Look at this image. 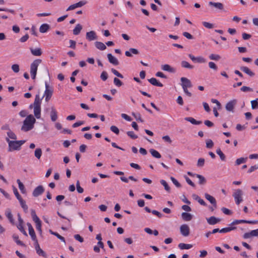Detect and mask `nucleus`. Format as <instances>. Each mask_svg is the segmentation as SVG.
<instances>
[{
	"instance_id": "f257e3e1",
	"label": "nucleus",
	"mask_w": 258,
	"mask_h": 258,
	"mask_svg": "<svg viewBox=\"0 0 258 258\" xmlns=\"http://www.w3.org/2000/svg\"><path fill=\"white\" fill-rule=\"evenodd\" d=\"M6 141L8 143L9 152L20 150L22 145L26 142L25 140L11 141L9 138H6Z\"/></svg>"
},
{
	"instance_id": "f03ea898",
	"label": "nucleus",
	"mask_w": 258,
	"mask_h": 258,
	"mask_svg": "<svg viewBox=\"0 0 258 258\" xmlns=\"http://www.w3.org/2000/svg\"><path fill=\"white\" fill-rule=\"evenodd\" d=\"M36 119L32 114L28 115L23 121V125L21 127V130L24 132L31 130L33 128Z\"/></svg>"
},
{
	"instance_id": "7ed1b4c3",
	"label": "nucleus",
	"mask_w": 258,
	"mask_h": 258,
	"mask_svg": "<svg viewBox=\"0 0 258 258\" xmlns=\"http://www.w3.org/2000/svg\"><path fill=\"white\" fill-rule=\"evenodd\" d=\"M42 60L40 59L34 60L30 66V74L32 79L34 80L36 78L38 67L41 63Z\"/></svg>"
},
{
	"instance_id": "20e7f679",
	"label": "nucleus",
	"mask_w": 258,
	"mask_h": 258,
	"mask_svg": "<svg viewBox=\"0 0 258 258\" xmlns=\"http://www.w3.org/2000/svg\"><path fill=\"white\" fill-rule=\"evenodd\" d=\"M31 216L33 220L36 224V228L37 230H38L39 233L41 234L42 230H41V221L40 220V219L38 218V217L36 214V213L34 210H32L31 211Z\"/></svg>"
},
{
	"instance_id": "39448f33",
	"label": "nucleus",
	"mask_w": 258,
	"mask_h": 258,
	"mask_svg": "<svg viewBox=\"0 0 258 258\" xmlns=\"http://www.w3.org/2000/svg\"><path fill=\"white\" fill-rule=\"evenodd\" d=\"M243 195L242 191L240 189H236L233 194L236 204L238 205L243 201L242 196Z\"/></svg>"
},
{
	"instance_id": "423d86ee",
	"label": "nucleus",
	"mask_w": 258,
	"mask_h": 258,
	"mask_svg": "<svg viewBox=\"0 0 258 258\" xmlns=\"http://www.w3.org/2000/svg\"><path fill=\"white\" fill-rule=\"evenodd\" d=\"M53 90L52 88H50L49 87L48 84L47 83L45 84V90L44 91V96L45 97V100L46 102H48L49 100L50 99L52 94H53Z\"/></svg>"
},
{
	"instance_id": "0eeeda50",
	"label": "nucleus",
	"mask_w": 258,
	"mask_h": 258,
	"mask_svg": "<svg viewBox=\"0 0 258 258\" xmlns=\"http://www.w3.org/2000/svg\"><path fill=\"white\" fill-rule=\"evenodd\" d=\"M44 191V188L42 185H39L33 190L32 195L35 197H37L42 195Z\"/></svg>"
},
{
	"instance_id": "6e6552de",
	"label": "nucleus",
	"mask_w": 258,
	"mask_h": 258,
	"mask_svg": "<svg viewBox=\"0 0 258 258\" xmlns=\"http://www.w3.org/2000/svg\"><path fill=\"white\" fill-rule=\"evenodd\" d=\"M27 225L28 227L29 234L31 236L32 240L37 242L36 236L32 225L30 223H27Z\"/></svg>"
},
{
	"instance_id": "1a4fd4ad",
	"label": "nucleus",
	"mask_w": 258,
	"mask_h": 258,
	"mask_svg": "<svg viewBox=\"0 0 258 258\" xmlns=\"http://www.w3.org/2000/svg\"><path fill=\"white\" fill-rule=\"evenodd\" d=\"M86 38L88 41H91L97 39V36L95 31H90L86 33Z\"/></svg>"
},
{
	"instance_id": "9d476101",
	"label": "nucleus",
	"mask_w": 258,
	"mask_h": 258,
	"mask_svg": "<svg viewBox=\"0 0 258 258\" xmlns=\"http://www.w3.org/2000/svg\"><path fill=\"white\" fill-rule=\"evenodd\" d=\"M180 81L182 82V88H190L192 86L190 81L186 78L182 77L180 79Z\"/></svg>"
},
{
	"instance_id": "9b49d317",
	"label": "nucleus",
	"mask_w": 258,
	"mask_h": 258,
	"mask_svg": "<svg viewBox=\"0 0 258 258\" xmlns=\"http://www.w3.org/2000/svg\"><path fill=\"white\" fill-rule=\"evenodd\" d=\"M189 57L195 62L205 63L206 59L202 56L195 57L191 54H188Z\"/></svg>"
},
{
	"instance_id": "f8f14e48",
	"label": "nucleus",
	"mask_w": 258,
	"mask_h": 258,
	"mask_svg": "<svg viewBox=\"0 0 258 258\" xmlns=\"http://www.w3.org/2000/svg\"><path fill=\"white\" fill-rule=\"evenodd\" d=\"M251 237H258V229L251 230L249 232L244 233L243 235L244 238H248Z\"/></svg>"
},
{
	"instance_id": "ddd939ff",
	"label": "nucleus",
	"mask_w": 258,
	"mask_h": 258,
	"mask_svg": "<svg viewBox=\"0 0 258 258\" xmlns=\"http://www.w3.org/2000/svg\"><path fill=\"white\" fill-rule=\"evenodd\" d=\"M180 231L181 234L184 236H187L189 235V227L186 224L182 225L180 226Z\"/></svg>"
},
{
	"instance_id": "4468645a",
	"label": "nucleus",
	"mask_w": 258,
	"mask_h": 258,
	"mask_svg": "<svg viewBox=\"0 0 258 258\" xmlns=\"http://www.w3.org/2000/svg\"><path fill=\"white\" fill-rule=\"evenodd\" d=\"M236 100L235 99L228 102L226 104V106H225L226 109L227 111L233 112V109H234V106L236 105Z\"/></svg>"
},
{
	"instance_id": "2eb2a0df",
	"label": "nucleus",
	"mask_w": 258,
	"mask_h": 258,
	"mask_svg": "<svg viewBox=\"0 0 258 258\" xmlns=\"http://www.w3.org/2000/svg\"><path fill=\"white\" fill-rule=\"evenodd\" d=\"M240 223H248V224H257L258 221H247L245 220H236L232 223V225L238 224Z\"/></svg>"
},
{
	"instance_id": "dca6fc26",
	"label": "nucleus",
	"mask_w": 258,
	"mask_h": 258,
	"mask_svg": "<svg viewBox=\"0 0 258 258\" xmlns=\"http://www.w3.org/2000/svg\"><path fill=\"white\" fill-rule=\"evenodd\" d=\"M207 222L209 224L213 225H215L220 222L221 220L219 218H217L215 216H211L207 219Z\"/></svg>"
},
{
	"instance_id": "f3484780",
	"label": "nucleus",
	"mask_w": 258,
	"mask_h": 258,
	"mask_svg": "<svg viewBox=\"0 0 258 258\" xmlns=\"http://www.w3.org/2000/svg\"><path fill=\"white\" fill-rule=\"evenodd\" d=\"M35 248L37 253L40 255L44 257H46L47 255L46 253L40 248L38 243H36Z\"/></svg>"
},
{
	"instance_id": "a211bd4d",
	"label": "nucleus",
	"mask_w": 258,
	"mask_h": 258,
	"mask_svg": "<svg viewBox=\"0 0 258 258\" xmlns=\"http://www.w3.org/2000/svg\"><path fill=\"white\" fill-rule=\"evenodd\" d=\"M205 198L212 204L215 208H217V203L215 199L208 194H205Z\"/></svg>"
},
{
	"instance_id": "6ab92c4d",
	"label": "nucleus",
	"mask_w": 258,
	"mask_h": 258,
	"mask_svg": "<svg viewBox=\"0 0 258 258\" xmlns=\"http://www.w3.org/2000/svg\"><path fill=\"white\" fill-rule=\"evenodd\" d=\"M107 56L110 63L114 66H117L119 64V61L117 59L113 56L111 53H108Z\"/></svg>"
},
{
	"instance_id": "aec40b11",
	"label": "nucleus",
	"mask_w": 258,
	"mask_h": 258,
	"mask_svg": "<svg viewBox=\"0 0 258 258\" xmlns=\"http://www.w3.org/2000/svg\"><path fill=\"white\" fill-rule=\"evenodd\" d=\"M34 114L35 116L39 119L41 117V106H34Z\"/></svg>"
},
{
	"instance_id": "412c9836",
	"label": "nucleus",
	"mask_w": 258,
	"mask_h": 258,
	"mask_svg": "<svg viewBox=\"0 0 258 258\" xmlns=\"http://www.w3.org/2000/svg\"><path fill=\"white\" fill-rule=\"evenodd\" d=\"M131 53L135 54H138L139 52L138 50L136 48H131L128 51H126L125 52V55L128 57H132V54Z\"/></svg>"
},
{
	"instance_id": "4be33fe9",
	"label": "nucleus",
	"mask_w": 258,
	"mask_h": 258,
	"mask_svg": "<svg viewBox=\"0 0 258 258\" xmlns=\"http://www.w3.org/2000/svg\"><path fill=\"white\" fill-rule=\"evenodd\" d=\"M162 69L164 71H167L170 73H175V69L173 68H172L169 64H164L161 66Z\"/></svg>"
},
{
	"instance_id": "5701e85b",
	"label": "nucleus",
	"mask_w": 258,
	"mask_h": 258,
	"mask_svg": "<svg viewBox=\"0 0 258 258\" xmlns=\"http://www.w3.org/2000/svg\"><path fill=\"white\" fill-rule=\"evenodd\" d=\"M181 217L183 220L185 221H190L192 218V216L191 214L186 213V212H183L181 214Z\"/></svg>"
},
{
	"instance_id": "b1692460",
	"label": "nucleus",
	"mask_w": 258,
	"mask_h": 258,
	"mask_svg": "<svg viewBox=\"0 0 258 258\" xmlns=\"http://www.w3.org/2000/svg\"><path fill=\"white\" fill-rule=\"evenodd\" d=\"M240 70L245 74H247L250 77H253L254 75V73L252 72L248 68L246 67H240Z\"/></svg>"
},
{
	"instance_id": "393cba45",
	"label": "nucleus",
	"mask_w": 258,
	"mask_h": 258,
	"mask_svg": "<svg viewBox=\"0 0 258 258\" xmlns=\"http://www.w3.org/2000/svg\"><path fill=\"white\" fill-rule=\"evenodd\" d=\"M148 81L153 85L158 87H162L163 84L159 82L158 80L155 78H152L150 79H148Z\"/></svg>"
},
{
	"instance_id": "a878e982",
	"label": "nucleus",
	"mask_w": 258,
	"mask_h": 258,
	"mask_svg": "<svg viewBox=\"0 0 258 258\" xmlns=\"http://www.w3.org/2000/svg\"><path fill=\"white\" fill-rule=\"evenodd\" d=\"M50 25L48 24H43L40 26L39 28V31L41 33H44L46 32L50 29Z\"/></svg>"
},
{
	"instance_id": "bb28decb",
	"label": "nucleus",
	"mask_w": 258,
	"mask_h": 258,
	"mask_svg": "<svg viewBox=\"0 0 258 258\" xmlns=\"http://www.w3.org/2000/svg\"><path fill=\"white\" fill-rule=\"evenodd\" d=\"M30 51L31 53L34 56H40L42 53L41 49L40 48H37L35 49L31 48Z\"/></svg>"
},
{
	"instance_id": "cd10ccee",
	"label": "nucleus",
	"mask_w": 258,
	"mask_h": 258,
	"mask_svg": "<svg viewBox=\"0 0 258 258\" xmlns=\"http://www.w3.org/2000/svg\"><path fill=\"white\" fill-rule=\"evenodd\" d=\"M51 119L52 121H55L57 119V112L55 109L53 107H51V110L50 112Z\"/></svg>"
},
{
	"instance_id": "c85d7f7f",
	"label": "nucleus",
	"mask_w": 258,
	"mask_h": 258,
	"mask_svg": "<svg viewBox=\"0 0 258 258\" xmlns=\"http://www.w3.org/2000/svg\"><path fill=\"white\" fill-rule=\"evenodd\" d=\"M209 5L211 6L214 7L215 8L219 10H223V5L221 3H215L212 2H210L209 3Z\"/></svg>"
},
{
	"instance_id": "c756f323",
	"label": "nucleus",
	"mask_w": 258,
	"mask_h": 258,
	"mask_svg": "<svg viewBox=\"0 0 258 258\" xmlns=\"http://www.w3.org/2000/svg\"><path fill=\"white\" fill-rule=\"evenodd\" d=\"M184 119L187 121L190 122L191 123L193 124H200L202 123V121H197L195 118L191 117H187L184 118Z\"/></svg>"
},
{
	"instance_id": "7c9ffc66",
	"label": "nucleus",
	"mask_w": 258,
	"mask_h": 258,
	"mask_svg": "<svg viewBox=\"0 0 258 258\" xmlns=\"http://www.w3.org/2000/svg\"><path fill=\"white\" fill-rule=\"evenodd\" d=\"M96 47L101 50H104L106 48V45L101 42L96 41L95 42Z\"/></svg>"
},
{
	"instance_id": "2f4dec72",
	"label": "nucleus",
	"mask_w": 258,
	"mask_h": 258,
	"mask_svg": "<svg viewBox=\"0 0 258 258\" xmlns=\"http://www.w3.org/2000/svg\"><path fill=\"white\" fill-rule=\"evenodd\" d=\"M82 28V26L80 24H78L73 30V34L75 35L79 34Z\"/></svg>"
},
{
	"instance_id": "473e14b6",
	"label": "nucleus",
	"mask_w": 258,
	"mask_h": 258,
	"mask_svg": "<svg viewBox=\"0 0 258 258\" xmlns=\"http://www.w3.org/2000/svg\"><path fill=\"white\" fill-rule=\"evenodd\" d=\"M6 215L7 217L9 219V221L12 224H14V219L13 218V216L10 210L7 211Z\"/></svg>"
},
{
	"instance_id": "72a5a7b5",
	"label": "nucleus",
	"mask_w": 258,
	"mask_h": 258,
	"mask_svg": "<svg viewBox=\"0 0 258 258\" xmlns=\"http://www.w3.org/2000/svg\"><path fill=\"white\" fill-rule=\"evenodd\" d=\"M192 247V245L190 244H185L184 243H180L178 245V247L180 249H188Z\"/></svg>"
},
{
	"instance_id": "f704fd0d",
	"label": "nucleus",
	"mask_w": 258,
	"mask_h": 258,
	"mask_svg": "<svg viewBox=\"0 0 258 258\" xmlns=\"http://www.w3.org/2000/svg\"><path fill=\"white\" fill-rule=\"evenodd\" d=\"M17 182L18 184L19 188L22 194H25L26 191L23 183L20 181V179H17Z\"/></svg>"
},
{
	"instance_id": "c9c22d12",
	"label": "nucleus",
	"mask_w": 258,
	"mask_h": 258,
	"mask_svg": "<svg viewBox=\"0 0 258 258\" xmlns=\"http://www.w3.org/2000/svg\"><path fill=\"white\" fill-rule=\"evenodd\" d=\"M150 152L151 154V155L155 158H160L161 157V154L157 151L154 149H150Z\"/></svg>"
},
{
	"instance_id": "e433bc0d",
	"label": "nucleus",
	"mask_w": 258,
	"mask_h": 258,
	"mask_svg": "<svg viewBox=\"0 0 258 258\" xmlns=\"http://www.w3.org/2000/svg\"><path fill=\"white\" fill-rule=\"evenodd\" d=\"M196 177L199 178V183L201 185L205 184L206 183V178L200 174L196 175Z\"/></svg>"
},
{
	"instance_id": "4c0bfd02",
	"label": "nucleus",
	"mask_w": 258,
	"mask_h": 258,
	"mask_svg": "<svg viewBox=\"0 0 258 258\" xmlns=\"http://www.w3.org/2000/svg\"><path fill=\"white\" fill-rule=\"evenodd\" d=\"M181 66L184 68H187L189 69H192L194 66L190 64L187 61L183 60L181 62Z\"/></svg>"
},
{
	"instance_id": "58836bf2",
	"label": "nucleus",
	"mask_w": 258,
	"mask_h": 258,
	"mask_svg": "<svg viewBox=\"0 0 258 258\" xmlns=\"http://www.w3.org/2000/svg\"><path fill=\"white\" fill-rule=\"evenodd\" d=\"M7 134L8 136L7 138H9V139H11L13 140H16L17 138L16 135L10 130H9V131H8Z\"/></svg>"
},
{
	"instance_id": "ea45409f",
	"label": "nucleus",
	"mask_w": 258,
	"mask_h": 258,
	"mask_svg": "<svg viewBox=\"0 0 258 258\" xmlns=\"http://www.w3.org/2000/svg\"><path fill=\"white\" fill-rule=\"evenodd\" d=\"M23 223H19L18 225L17 226L18 229L25 236H27V232L25 230L23 227Z\"/></svg>"
},
{
	"instance_id": "a19ab883",
	"label": "nucleus",
	"mask_w": 258,
	"mask_h": 258,
	"mask_svg": "<svg viewBox=\"0 0 258 258\" xmlns=\"http://www.w3.org/2000/svg\"><path fill=\"white\" fill-rule=\"evenodd\" d=\"M41 99L38 94L35 96V98L34 102V106H41Z\"/></svg>"
},
{
	"instance_id": "79ce46f5",
	"label": "nucleus",
	"mask_w": 258,
	"mask_h": 258,
	"mask_svg": "<svg viewBox=\"0 0 258 258\" xmlns=\"http://www.w3.org/2000/svg\"><path fill=\"white\" fill-rule=\"evenodd\" d=\"M160 183L162 185L164 186L165 189L167 192H170V188L169 186L168 185L167 182L165 180L162 179L160 180Z\"/></svg>"
},
{
	"instance_id": "37998d69",
	"label": "nucleus",
	"mask_w": 258,
	"mask_h": 258,
	"mask_svg": "<svg viewBox=\"0 0 258 258\" xmlns=\"http://www.w3.org/2000/svg\"><path fill=\"white\" fill-rule=\"evenodd\" d=\"M19 202H20V203L21 204V206L22 208L23 209L24 211L25 212H27V211L28 210V206L26 204L25 201L23 199L20 200H19Z\"/></svg>"
},
{
	"instance_id": "c03bdc74",
	"label": "nucleus",
	"mask_w": 258,
	"mask_h": 258,
	"mask_svg": "<svg viewBox=\"0 0 258 258\" xmlns=\"http://www.w3.org/2000/svg\"><path fill=\"white\" fill-rule=\"evenodd\" d=\"M34 155L38 159H39L42 155L41 149L40 148H37L35 151Z\"/></svg>"
},
{
	"instance_id": "a18cd8bd",
	"label": "nucleus",
	"mask_w": 258,
	"mask_h": 258,
	"mask_svg": "<svg viewBox=\"0 0 258 258\" xmlns=\"http://www.w3.org/2000/svg\"><path fill=\"white\" fill-rule=\"evenodd\" d=\"M132 115H133L134 116V117L136 118V119L137 121H140L141 122H144V120L142 119V118L141 117V114L139 113H134V112H133L132 113Z\"/></svg>"
},
{
	"instance_id": "49530a36",
	"label": "nucleus",
	"mask_w": 258,
	"mask_h": 258,
	"mask_svg": "<svg viewBox=\"0 0 258 258\" xmlns=\"http://www.w3.org/2000/svg\"><path fill=\"white\" fill-rule=\"evenodd\" d=\"M216 153L220 156V159L222 161H225L226 157L223 153L221 151L220 149H218L216 150Z\"/></svg>"
},
{
	"instance_id": "de8ad7c7",
	"label": "nucleus",
	"mask_w": 258,
	"mask_h": 258,
	"mask_svg": "<svg viewBox=\"0 0 258 258\" xmlns=\"http://www.w3.org/2000/svg\"><path fill=\"white\" fill-rule=\"evenodd\" d=\"M235 228V227H229L224 228H222V229H221L220 231H219V232L227 233V232H228L234 229Z\"/></svg>"
},
{
	"instance_id": "09e8293b",
	"label": "nucleus",
	"mask_w": 258,
	"mask_h": 258,
	"mask_svg": "<svg viewBox=\"0 0 258 258\" xmlns=\"http://www.w3.org/2000/svg\"><path fill=\"white\" fill-rule=\"evenodd\" d=\"M209 58L211 60H219L221 58V56L218 54H211L209 55Z\"/></svg>"
},
{
	"instance_id": "8fccbe9b",
	"label": "nucleus",
	"mask_w": 258,
	"mask_h": 258,
	"mask_svg": "<svg viewBox=\"0 0 258 258\" xmlns=\"http://www.w3.org/2000/svg\"><path fill=\"white\" fill-rule=\"evenodd\" d=\"M50 232L53 234V235H54L55 236H56L58 238H59L61 241L62 242H65V239H64V238L63 237H62V236H61L60 235H59L58 233H56V232H53L52 230H49Z\"/></svg>"
},
{
	"instance_id": "3c124183",
	"label": "nucleus",
	"mask_w": 258,
	"mask_h": 258,
	"mask_svg": "<svg viewBox=\"0 0 258 258\" xmlns=\"http://www.w3.org/2000/svg\"><path fill=\"white\" fill-rule=\"evenodd\" d=\"M247 158H240L236 159L235 161L236 165H239L241 163H245L246 161Z\"/></svg>"
},
{
	"instance_id": "603ef678",
	"label": "nucleus",
	"mask_w": 258,
	"mask_h": 258,
	"mask_svg": "<svg viewBox=\"0 0 258 258\" xmlns=\"http://www.w3.org/2000/svg\"><path fill=\"white\" fill-rule=\"evenodd\" d=\"M13 191H14V194H15V196L16 197L17 199L19 201L21 199H22V197H21V196L19 195L18 191V190L16 188V187H15L14 186H13Z\"/></svg>"
},
{
	"instance_id": "864d4df0",
	"label": "nucleus",
	"mask_w": 258,
	"mask_h": 258,
	"mask_svg": "<svg viewBox=\"0 0 258 258\" xmlns=\"http://www.w3.org/2000/svg\"><path fill=\"white\" fill-rule=\"evenodd\" d=\"M170 179L172 181L173 183L177 187H180L181 186V184L179 182L173 177H170Z\"/></svg>"
},
{
	"instance_id": "5fc2aeb1",
	"label": "nucleus",
	"mask_w": 258,
	"mask_h": 258,
	"mask_svg": "<svg viewBox=\"0 0 258 258\" xmlns=\"http://www.w3.org/2000/svg\"><path fill=\"white\" fill-rule=\"evenodd\" d=\"M114 84L117 87H120L122 85V82L118 78H114L113 80Z\"/></svg>"
},
{
	"instance_id": "6e6d98bb",
	"label": "nucleus",
	"mask_w": 258,
	"mask_h": 258,
	"mask_svg": "<svg viewBox=\"0 0 258 258\" xmlns=\"http://www.w3.org/2000/svg\"><path fill=\"white\" fill-rule=\"evenodd\" d=\"M213 146H214V143L211 139H209L206 141V147L207 148L211 149Z\"/></svg>"
},
{
	"instance_id": "4d7b16f0",
	"label": "nucleus",
	"mask_w": 258,
	"mask_h": 258,
	"mask_svg": "<svg viewBox=\"0 0 258 258\" xmlns=\"http://www.w3.org/2000/svg\"><path fill=\"white\" fill-rule=\"evenodd\" d=\"M203 26L208 29H212L214 27V25L207 22H203Z\"/></svg>"
},
{
	"instance_id": "13d9d810",
	"label": "nucleus",
	"mask_w": 258,
	"mask_h": 258,
	"mask_svg": "<svg viewBox=\"0 0 258 258\" xmlns=\"http://www.w3.org/2000/svg\"><path fill=\"white\" fill-rule=\"evenodd\" d=\"M76 187H77V190L79 193L81 194V193L83 192L84 189L82 187L80 186L79 180L77 181Z\"/></svg>"
},
{
	"instance_id": "bf43d9fd",
	"label": "nucleus",
	"mask_w": 258,
	"mask_h": 258,
	"mask_svg": "<svg viewBox=\"0 0 258 258\" xmlns=\"http://www.w3.org/2000/svg\"><path fill=\"white\" fill-rule=\"evenodd\" d=\"M127 136L133 139H136L138 138V136L135 135L134 132L128 131L126 133Z\"/></svg>"
},
{
	"instance_id": "052dcab7",
	"label": "nucleus",
	"mask_w": 258,
	"mask_h": 258,
	"mask_svg": "<svg viewBox=\"0 0 258 258\" xmlns=\"http://www.w3.org/2000/svg\"><path fill=\"white\" fill-rule=\"evenodd\" d=\"M112 73L115 75V76H116L117 77L120 78H123V76H122V75H121L120 73H119L117 71H116L115 69H111V70Z\"/></svg>"
},
{
	"instance_id": "680f3d73",
	"label": "nucleus",
	"mask_w": 258,
	"mask_h": 258,
	"mask_svg": "<svg viewBox=\"0 0 258 258\" xmlns=\"http://www.w3.org/2000/svg\"><path fill=\"white\" fill-rule=\"evenodd\" d=\"M101 79L103 81H106L108 78V74L106 72L103 71L100 75Z\"/></svg>"
},
{
	"instance_id": "e2e57ef3",
	"label": "nucleus",
	"mask_w": 258,
	"mask_h": 258,
	"mask_svg": "<svg viewBox=\"0 0 258 258\" xmlns=\"http://www.w3.org/2000/svg\"><path fill=\"white\" fill-rule=\"evenodd\" d=\"M12 69L14 72L17 73L20 71L19 66L18 64H14L12 66Z\"/></svg>"
},
{
	"instance_id": "0e129e2a",
	"label": "nucleus",
	"mask_w": 258,
	"mask_h": 258,
	"mask_svg": "<svg viewBox=\"0 0 258 258\" xmlns=\"http://www.w3.org/2000/svg\"><path fill=\"white\" fill-rule=\"evenodd\" d=\"M251 108L253 109L258 108V102L257 100H253L251 101Z\"/></svg>"
},
{
	"instance_id": "69168bd1",
	"label": "nucleus",
	"mask_w": 258,
	"mask_h": 258,
	"mask_svg": "<svg viewBox=\"0 0 258 258\" xmlns=\"http://www.w3.org/2000/svg\"><path fill=\"white\" fill-rule=\"evenodd\" d=\"M209 67L210 69H212L215 71H217L218 70V67L216 65V64L212 62V61H210L209 62Z\"/></svg>"
},
{
	"instance_id": "338daca9",
	"label": "nucleus",
	"mask_w": 258,
	"mask_h": 258,
	"mask_svg": "<svg viewBox=\"0 0 258 258\" xmlns=\"http://www.w3.org/2000/svg\"><path fill=\"white\" fill-rule=\"evenodd\" d=\"M110 130L116 135H118L119 133V129L115 125L111 126Z\"/></svg>"
},
{
	"instance_id": "774afa93",
	"label": "nucleus",
	"mask_w": 258,
	"mask_h": 258,
	"mask_svg": "<svg viewBox=\"0 0 258 258\" xmlns=\"http://www.w3.org/2000/svg\"><path fill=\"white\" fill-rule=\"evenodd\" d=\"M257 169H258V163L255 165L251 166L248 169L247 172L248 173H250L254 171L255 170Z\"/></svg>"
}]
</instances>
